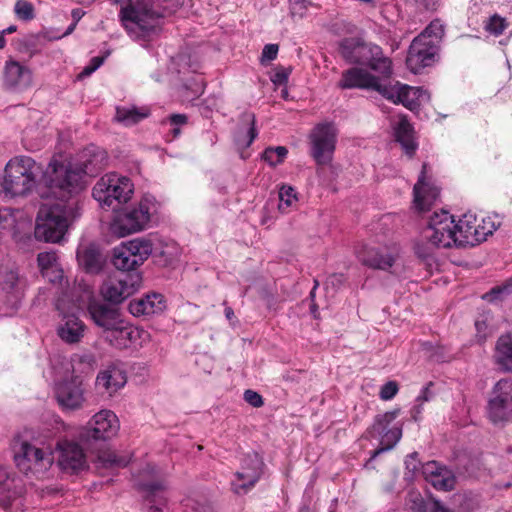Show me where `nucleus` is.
I'll list each match as a JSON object with an SVG mask.
<instances>
[{"instance_id":"obj_19","label":"nucleus","mask_w":512,"mask_h":512,"mask_svg":"<svg viewBox=\"0 0 512 512\" xmlns=\"http://www.w3.org/2000/svg\"><path fill=\"white\" fill-rule=\"evenodd\" d=\"M105 339L118 349L137 348L149 339V334L144 329L130 325L122 319L112 332L105 335Z\"/></svg>"},{"instance_id":"obj_63","label":"nucleus","mask_w":512,"mask_h":512,"mask_svg":"<svg viewBox=\"0 0 512 512\" xmlns=\"http://www.w3.org/2000/svg\"><path fill=\"white\" fill-rule=\"evenodd\" d=\"M83 16V12L80 9H74L72 11V17L74 19V23H77L81 17Z\"/></svg>"},{"instance_id":"obj_43","label":"nucleus","mask_w":512,"mask_h":512,"mask_svg":"<svg viewBox=\"0 0 512 512\" xmlns=\"http://www.w3.org/2000/svg\"><path fill=\"white\" fill-rule=\"evenodd\" d=\"M399 410L385 412L384 414L377 415L374 423L369 431L372 437L381 435L388 426L397 418Z\"/></svg>"},{"instance_id":"obj_26","label":"nucleus","mask_w":512,"mask_h":512,"mask_svg":"<svg viewBox=\"0 0 512 512\" xmlns=\"http://www.w3.org/2000/svg\"><path fill=\"white\" fill-rule=\"evenodd\" d=\"M421 469L426 481L431 483L434 488L443 491H449L454 488L455 476L452 471L440 465L438 462L429 461L425 463Z\"/></svg>"},{"instance_id":"obj_52","label":"nucleus","mask_w":512,"mask_h":512,"mask_svg":"<svg viewBox=\"0 0 512 512\" xmlns=\"http://www.w3.org/2000/svg\"><path fill=\"white\" fill-rule=\"evenodd\" d=\"M475 327L477 331L476 336L480 341H484L491 334L488 327V318L486 316L477 319L475 321Z\"/></svg>"},{"instance_id":"obj_4","label":"nucleus","mask_w":512,"mask_h":512,"mask_svg":"<svg viewBox=\"0 0 512 512\" xmlns=\"http://www.w3.org/2000/svg\"><path fill=\"white\" fill-rule=\"evenodd\" d=\"M443 36L444 25L440 20H434L412 41L406 58L412 73L417 74L436 62Z\"/></svg>"},{"instance_id":"obj_23","label":"nucleus","mask_w":512,"mask_h":512,"mask_svg":"<svg viewBox=\"0 0 512 512\" xmlns=\"http://www.w3.org/2000/svg\"><path fill=\"white\" fill-rule=\"evenodd\" d=\"M414 206L419 211L430 208L439 196V188L427 176V164H423L417 183L414 185Z\"/></svg>"},{"instance_id":"obj_41","label":"nucleus","mask_w":512,"mask_h":512,"mask_svg":"<svg viewBox=\"0 0 512 512\" xmlns=\"http://www.w3.org/2000/svg\"><path fill=\"white\" fill-rule=\"evenodd\" d=\"M380 436V447L374 451L372 457H376L380 453L392 449L402 437V428L393 427L386 429Z\"/></svg>"},{"instance_id":"obj_15","label":"nucleus","mask_w":512,"mask_h":512,"mask_svg":"<svg viewBox=\"0 0 512 512\" xmlns=\"http://www.w3.org/2000/svg\"><path fill=\"white\" fill-rule=\"evenodd\" d=\"M380 94L395 104H402L411 111L417 109L423 102H427L430 99L426 90L402 84L398 81L393 84L383 83L382 88H380Z\"/></svg>"},{"instance_id":"obj_33","label":"nucleus","mask_w":512,"mask_h":512,"mask_svg":"<svg viewBox=\"0 0 512 512\" xmlns=\"http://www.w3.org/2000/svg\"><path fill=\"white\" fill-rule=\"evenodd\" d=\"M5 81L11 87L28 85L31 82V72L19 62L9 61L5 66Z\"/></svg>"},{"instance_id":"obj_45","label":"nucleus","mask_w":512,"mask_h":512,"mask_svg":"<svg viewBox=\"0 0 512 512\" xmlns=\"http://www.w3.org/2000/svg\"><path fill=\"white\" fill-rule=\"evenodd\" d=\"M99 461L105 467H125L129 463L126 457L118 456L115 452L104 451L99 455Z\"/></svg>"},{"instance_id":"obj_55","label":"nucleus","mask_w":512,"mask_h":512,"mask_svg":"<svg viewBox=\"0 0 512 512\" xmlns=\"http://www.w3.org/2000/svg\"><path fill=\"white\" fill-rule=\"evenodd\" d=\"M14 223L13 210L10 208H0V227L5 228Z\"/></svg>"},{"instance_id":"obj_11","label":"nucleus","mask_w":512,"mask_h":512,"mask_svg":"<svg viewBox=\"0 0 512 512\" xmlns=\"http://www.w3.org/2000/svg\"><path fill=\"white\" fill-rule=\"evenodd\" d=\"M424 238L437 248L458 247L453 216L444 210L435 212L424 230Z\"/></svg>"},{"instance_id":"obj_27","label":"nucleus","mask_w":512,"mask_h":512,"mask_svg":"<svg viewBox=\"0 0 512 512\" xmlns=\"http://www.w3.org/2000/svg\"><path fill=\"white\" fill-rule=\"evenodd\" d=\"M250 471H238L235 473V479L232 481V487L235 493H246L260 479L262 474V461L257 454H253L250 459Z\"/></svg>"},{"instance_id":"obj_50","label":"nucleus","mask_w":512,"mask_h":512,"mask_svg":"<svg viewBox=\"0 0 512 512\" xmlns=\"http://www.w3.org/2000/svg\"><path fill=\"white\" fill-rule=\"evenodd\" d=\"M398 390L399 387L397 382L388 381L381 387L379 396L382 400H391L398 393Z\"/></svg>"},{"instance_id":"obj_25","label":"nucleus","mask_w":512,"mask_h":512,"mask_svg":"<svg viewBox=\"0 0 512 512\" xmlns=\"http://www.w3.org/2000/svg\"><path fill=\"white\" fill-rule=\"evenodd\" d=\"M383 83L377 78L361 68H351L342 73V78L338 83L341 89H373L380 93Z\"/></svg>"},{"instance_id":"obj_48","label":"nucleus","mask_w":512,"mask_h":512,"mask_svg":"<svg viewBox=\"0 0 512 512\" xmlns=\"http://www.w3.org/2000/svg\"><path fill=\"white\" fill-rule=\"evenodd\" d=\"M14 11L17 17L22 20H31L34 17L33 5L27 0H18L15 4Z\"/></svg>"},{"instance_id":"obj_47","label":"nucleus","mask_w":512,"mask_h":512,"mask_svg":"<svg viewBox=\"0 0 512 512\" xmlns=\"http://www.w3.org/2000/svg\"><path fill=\"white\" fill-rule=\"evenodd\" d=\"M506 27L507 22L505 18L500 17L497 14L491 16L485 25V29L495 36L501 35Z\"/></svg>"},{"instance_id":"obj_1","label":"nucleus","mask_w":512,"mask_h":512,"mask_svg":"<svg viewBox=\"0 0 512 512\" xmlns=\"http://www.w3.org/2000/svg\"><path fill=\"white\" fill-rule=\"evenodd\" d=\"M98 156L80 163L62 162L52 159L45 172L46 182L53 193L61 198L70 196L67 201L40 208L35 226V237L45 242L57 243L64 237L69 223L81 211L80 201L73 195L85 188L83 177L94 175L100 169Z\"/></svg>"},{"instance_id":"obj_44","label":"nucleus","mask_w":512,"mask_h":512,"mask_svg":"<svg viewBox=\"0 0 512 512\" xmlns=\"http://www.w3.org/2000/svg\"><path fill=\"white\" fill-rule=\"evenodd\" d=\"M287 149L284 146L267 148L263 153V159L271 166L282 163L287 156Z\"/></svg>"},{"instance_id":"obj_17","label":"nucleus","mask_w":512,"mask_h":512,"mask_svg":"<svg viewBox=\"0 0 512 512\" xmlns=\"http://www.w3.org/2000/svg\"><path fill=\"white\" fill-rule=\"evenodd\" d=\"M140 286V277L136 274L109 277L101 286V295L109 302L120 303L134 294Z\"/></svg>"},{"instance_id":"obj_35","label":"nucleus","mask_w":512,"mask_h":512,"mask_svg":"<svg viewBox=\"0 0 512 512\" xmlns=\"http://www.w3.org/2000/svg\"><path fill=\"white\" fill-rule=\"evenodd\" d=\"M495 359L505 371H512V338L510 335H503L498 339Z\"/></svg>"},{"instance_id":"obj_61","label":"nucleus","mask_w":512,"mask_h":512,"mask_svg":"<svg viewBox=\"0 0 512 512\" xmlns=\"http://www.w3.org/2000/svg\"><path fill=\"white\" fill-rule=\"evenodd\" d=\"M102 63H103V58H101V57H94L90 61V65L95 67V71L102 65Z\"/></svg>"},{"instance_id":"obj_32","label":"nucleus","mask_w":512,"mask_h":512,"mask_svg":"<svg viewBox=\"0 0 512 512\" xmlns=\"http://www.w3.org/2000/svg\"><path fill=\"white\" fill-rule=\"evenodd\" d=\"M19 494L15 479L10 477L6 468H0V506L8 509Z\"/></svg>"},{"instance_id":"obj_31","label":"nucleus","mask_w":512,"mask_h":512,"mask_svg":"<svg viewBox=\"0 0 512 512\" xmlns=\"http://www.w3.org/2000/svg\"><path fill=\"white\" fill-rule=\"evenodd\" d=\"M395 137L406 154L412 156L417 148V144L414 141L413 127L408 122L406 116H400L399 121L394 127Z\"/></svg>"},{"instance_id":"obj_21","label":"nucleus","mask_w":512,"mask_h":512,"mask_svg":"<svg viewBox=\"0 0 512 512\" xmlns=\"http://www.w3.org/2000/svg\"><path fill=\"white\" fill-rule=\"evenodd\" d=\"M158 475V470L155 466L147 465L140 473L141 479L138 482L139 488L146 493V498L151 503L150 508L159 511L158 505H164L165 498L163 493L165 485L163 481L155 479Z\"/></svg>"},{"instance_id":"obj_29","label":"nucleus","mask_w":512,"mask_h":512,"mask_svg":"<svg viewBox=\"0 0 512 512\" xmlns=\"http://www.w3.org/2000/svg\"><path fill=\"white\" fill-rule=\"evenodd\" d=\"M164 300L161 294L153 293L129 303V311L135 316L152 315L164 309Z\"/></svg>"},{"instance_id":"obj_12","label":"nucleus","mask_w":512,"mask_h":512,"mask_svg":"<svg viewBox=\"0 0 512 512\" xmlns=\"http://www.w3.org/2000/svg\"><path fill=\"white\" fill-rule=\"evenodd\" d=\"M487 414L493 423L512 421V379L503 378L494 384L488 398Z\"/></svg>"},{"instance_id":"obj_37","label":"nucleus","mask_w":512,"mask_h":512,"mask_svg":"<svg viewBox=\"0 0 512 512\" xmlns=\"http://www.w3.org/2000/svg\"><path fill=\"white\" fill-rule=\"evenodd\" d=\"M130 251L124 243L117 246L113 250V265L123 271H130L136 269L139 265L137 259H135L129 253Z\"/></svg>"},{"instance_id":"obj_9","label":"nucleus","mask_w":512,"mask_h":512,"mask_svg":"<svg viewBox=\"0 0 512 512\" xmlns=\"http://www.w3.org/2000/svg\"><path fill=\"white\" fill-rule=\"evenodd\" d=\"M84 300H77L69 305L66 296L57 300L56 308L63 314V319L57 327V335L67 344H76L84 337L86 326L75 316V313L84 309Z\"/></svg>"},{"instance_id":"obj_2","label":"nucleus","mask_w":512,"mask_h":512,"mask_svg":"<svg viewBox=\"0 0 512 512\" xmlns=\"http://www.w3.org/2000/svg\"><path fill=\"white\" fill-rule=\"evenodd\" d=\"M119 6L121 26L134 40H149L159 31V19L174 12L182 0H112Z\"/></svg>"},{"instance_id":"obj_5","label":"nucleus","mask_w":512,"mask_h":512,"mask_svg":"<svg viewBox=\"0 0 512 512\" xmlns=\"http://www.w3.org/2000/svg\"><path fill=\"white\" fill-rule=\"evenodd\" d=\"M340 52L347 61L368 65L384 78H389L392 74L391 60L383 56L381 48L377 45L356 39H345L341 42Z\"/></svg>"},{"instance_id":"obj_14","label":"nucleus","mask_w":512,"mask_h":512,"mask_svg":"<svg viewBox=\"0 0 512 512\" xmlns=\"http://www.w3.org/2000/svg\"><path fill=\"white\" fill-rule=\"evenodd\" d=\"M310 154L318 165H328L333 159L337 130L331 123L316 125L309 135Z\"/></svg>"},{"instance_id":"obj_20","label":"nucleus","mask_w":512,"mask_h":512,"mask_svg":"<svg viewBox=\"0 0 512 512\" xmlns=\"http://www.w3.org/2000/svg\"><path fill=\"white\" fill-rule=\"evenodd\" d=\"M90 298L91 293L85 292L80 300L85 301L90 300ZM87 310L93 322L104 330L105 335H107L108 332H112L122 320L118 310L100 302L89 301Z\"/></svg>"},{"instance_id":"obj_28","label":"nucleus","mask_w":512,"mask_h":512,"mask_svg":"<svg viewBox=\"0 0 512 512\" xmlns=\"http://www.w3.org/2000/svg\"><path fill=\"white\" fill-rule=\"evenodd\" d=\"M41 274L53 284H61L64 279L63 269L55 252H41L37 256Z\"/></svg>"},{"instance_id":"obj_57","label":"nucleus","mask_w":512,"mask_h":512,"mask_svg":"<svg viewBox=\"0 0 512 512\" xmlns=\"http://www.w3.org/2000/svg\"><path fill=\"white\" fill-rule=\"evenodd\" d=\"M430 386H431V383H429L427 386H425L422 389L420 395L416 399L417 403L423 404L424 402H427V401H429L431 399V393H430V390H429Z\"/></svg>"},{"instance_id":"obj_39","label":"nucleus","mask_w":512,"mask_h":512,"mask_svg":"<svg viewBox=\"0 0 512 512\" xmlns=\"http://www.w3.org/2000/svg\"><path fill=\"white\" fill-rule=\"evenodd\" d=\"M149 115L147 108H117L116 120L124 123L125 125L135 124Z\"/></svg>"},{"instance_id":"obj_40","label":"nucleus","mask_w":512,"mask_h":512,"mask_svg":"<svg viewBox=\"0 0 512 512\" xmlns=\"http://www.w3.org/2000/svg\"><path fill=\"white\" fill-rule=\"evenodd\" d=\"M0 286L4 291L18 298L22 291V285L18 274L13 270L0 272Z\"/></svg>"},{"instance_id":"obj_3","label":"nucleus","mask_w":512,"mask_h":512,"mask_svg":"<svg viewBox=\"0 0 512 512\" xmlns=\"http://www.w3.org/2000/svg\"><path fill=\"white\" fill-rule=\"evenodd\" d=\"M42 169L32 158L14 157L8 161L1 182V193L5 196L24 197L33 192Z\"/></svg>"},{"instance_id":"obj_22","label":"nucleus","mask_w":512,"mask_h":512,"mask_svg":"<svg viewBox=\"0 0 512 512\" xmlns=\"http://www.w3.org/2000/svg\"><path fill=\"white\" fill-rule=\"evenodd\" d=\"M127 382L125 371L117 365H109L100 370L95 379V389L108 396H113L122 389Z\"/></svg>"},{"instance_id":"obj_10","label":"nucleus","mask_w":512,"mask_h":512,"mask_svg":"<svg viewBox=\"0 0 512 512\" xmlns=\"http://www.w3.org/2000/svg\"><path fill=\"white\" fill-rule=\"evenodd\" d=\"M14 459L20 471L37 478L43 477L53 464V456L49 449H43L28 442L20 444Z\"/></svg>"},{"instance_id":"obj_59","label":"nucleus","mask_w":512,"mask_h":512,"mask_svg":"<svg viewBox=\"0 0 512 512\" xmlns=\"http://www.w3.org/2000/svg\"><path fill=\"white\" fill-rule=\"evenodd\" d=\"M428 512H450L449 509L444 507L439 501H434L427 509Z\"/></svg>"},{"instance_id":"obj_7","label":"nucleus","mask_w":512,"mask_h":512,"mask_svg":"<svg viewBox=\"0 0 512 512\" xmlns=\"http://www.w3.org/2000/svg\"><path fill=\"white\" fill-rule=\"evenodd\" d=\"M499 222L492 217H478L473 213H465L455 222L458 247L475 246L485 241L498 228Z\"/></svg>"},{"instance_id":"obj_58","label":"nucleus","mask_w":512,"mask_h":512,"mask_svg":"<svg viewBox=\"0 0 512 512\" xmlns=\"http://www.w3.org/2000/svg\"><path fill=\"white\" fill-rule=\"evenodd\" d=\"M170 121L172 125L180 126L187 122V117L183 114H174L170 117Z\"/></svg>"},{"instance_id":"obj_51","label":"nucleus","mask_w":512,"mask_h":512,"mask_svg":"<svg viewBox=\"0 0 512 512\" xmlns=\"http://www.w3.org/2000/svg\"><path fill=\"white\" fill-rule=\"evenodd\" d=\"M291 73L290 68L277 67L274 74L271 76V81L275 85H285L288 82L289 75Z\"/></svg>"},{"instance_id":"obj_18","label":"nucleus","mask_w":512,"mask_h":512,"mask_svg":"<svg viewBox=\"0 0 512 512\" xmlns=\"http://www.w3.org/2000/svg\"><path fill=\"white\" fill-rule=\"evenodd\" d=\"M120 423L117 415L111 410H100L86 425L87 439L108 440L117 435Z\"/></svg>"},{"instance_id":"obj_49","label":"nucleus","mask_w":512,"mask_h":512,"mask_svg":"<svg viewBox=\"0 0 512 512\" xmlns=\"http://www.w3.org/2000/svg\"><path fill=\"white\" fill-rule=\"evenodd\" d=\"M290 14L292 17L303 18L312 2L310 0H290Z\"/></svg>"},{"instance_id":"obj_13","label":"nucleus","mask_w":512,"mask_h":512,"mask_svg":"<svg viewBox=\"0 0 512 512\" xmlns=\"http://www.w3.org/2000/svg\"><path fill=\"white\" fill-rule=\"evenodd\" d=\"M55 398L64 411H77L85 407L87 388L79 375H71L55 385Z\"/></svg>"},{"instance_id":"obj_64","label":"nucleus","mask_w":512,"mask_h":512,"mask_svg":"<svg viewBox=\"0 0 512 512\" xmlns=\"http://www.w3.org/2000/svg\"><path fill=\"white\" fill-rule=\"evenodd\" d=\"M94 71H95V67H93L92 65H90V64H89L88 66H86V67L83 69V71L81 72V74H80V75H81V76H82V75L88 76V75L92 74Z\"/></svg>"},{"instance_id":"obj_34","label":"nucleus","mask_w":512,"mask_h":512,"mask_svg":"<svg viewBox=\"0 0 512 512\" xmlns=\"http://www.w3.org/2000/svg\"><path fill=\"white\" fill-rule=\"evenodd\" d=\"M242 119L245 126L237 130L234 139L239 148H248L258 135L255 128V116L252 113H245Z\"/></svg>"},{"instance_id":"obj_42","label":"nucleus","mask_w":512,"mask_h":512,"mask_svg":"<svg viewBox=\"0 0 512 512\" xmlns=\"http://www.w3.org/2000/svg\"><path fill=\"white\" fill-rule=\"evenodd\" d=\"M298 197L295 189L290 185H282L279 189V210L287 213L291 208L295 207Z\"/></svg>"},{"instance_id":"obj_60","label":"nucleus","mask_w":512,"mask_h":512,"mask_svg":"<svg viewBox=\"0 0 512 512\" xmlns=\"http://www.w3.org/2000/svg\"><path fill=\"white\" fill-rule=\"evenodd\" d=\"M253 457V454L252 455H248L244 461H243V465H242V468H241V471H250L251 469V462H250V459Z\"/></svg>"},{"instance_id":"obj_24","label":"nucleus","mask_w":512,"mask_h":512,"mask_svg":"<svg viewBox=\"0 0 512 512\" xmlns=\"http://www.w3.org/2000/svg\"><path fill=\"white\" fill-rule=\"evenodd\" d=\"M58 464L65 471L77 472L86 467V456L82 447L72 441H61L57 445Z\"/></svg>"},{"instance_id":"obj_56","label":"nucleus","mask_w":512,"mask_h":512,"mask_svg":"<svg viewBox=\"0 0 512 512\" xmlns=\"http://www.w3.org/2000/svg\"><path fill=\"white\" fill-rule=\"evenodd\" d=\"M418 454L416 452L408 455L405 459L406 469L412 473H415L420 469V462L417 458Z\"/></svg>"},{"instance_id":"obj_6","label":"nucleus","mask_w":512,"mask_h":512,"mask_svg":"<svg viewBox=\"0 0 512 512\" xmlns=\"http://www.w3.org/2000/svg\"><path fill=\"white\" fill-rule=\"evenodd\" d=\"M133 192L134 185L128 177L109 173L96 182L92 195L100 206L115 208L129 201Z\"/></svg>"},{"instance_id":"obj_54","label":"nucleus","mask_w":512,"mask_h":512,"mask_svg":"<svg viewBox=\"0 0 512 512\" xmlns=\"http://www.w3.org/2000/svg\"><path fill=\"white\" fill-rule=\"evenodd\" d=\"M244 400L255 408H259L264 404L262 396L253 390H246L244 392Z\"/></svg>"},{"instance_id":"obj_36","label":"nucleus","mask_w":512,"mask_h":512,"mask_svg":"<svg viewBox=\"0 0 512 512\" xmlns=\"http://www.w3.org/2000/svg\"><path fill=\"white\" fill-rule=\"evenodd\" d=\"M130 255H132L139 265H142L149 256L153 253L154 243L151 240L145 238H136L124 243Z\"/></svg>"},{"instance_id":"obj_53","label":"nucleus","mask_w":512,"mask_h":512,"mask_svg":"<svg viewBox=\"0 0 512 512\" xmlns=\"http://www.w3.org/2000/svg\"><path fill=\"white\" fill-rule=\"evenodd\" d=\"M279 46L277 44H267L264 46L261 54V63L272 61L278 55Z\"/></svg>"},{"instance_id":"obj_16","label":"nucleus","mask_w":512,"mask_h":512,"mask_svg":"<svg viewBox=\"0 0 512 512\" xmlns=\"http://www.w3.org/2000/svg\"><path fill=\"white\" fill-rule=\"evenodd\" d=\"M356 253L362 264L373 269L388 270L395 264L399 249L395 245L380 246L367 243L363 244Z\"/></svg>"},{"instance_id":"obj_30","label":"nucleus","mask_w":512,"mask_h":512,"mask_svg":"<svg viewBox=\"0 0 512 512\" xmlns=\"http://www.w3.org/2000/svg\"><path fill=\"white\" fill-rule=\"evenodd\" d=\"M153 253L159 258L162 265H171L177 261L181 255L180 246L171 239H158L154 243Z\"/></svg>"},{"instance_id":"obj_8","label":"nucleus","mask_w":512,"mask_h":512,"mask_svg":"<svg viewBox=\"0 0 512 512\" xmlns=\"http://www.w3.org/2000/svg\"><path fill=\"white\" fill-rule=\"evenodd\" d=\"M153 202L144 197L140 202L118 214L111 223V231L118 237L140 232L144 230L151 218Z\"/></svg>"},{"instance_id":"obj_38","label":"nucleus","mask_w":512,"mask_h":512,"mask_svg":"<svg viewBox=\"0 0 512 512\" xmlns=\"http://www.w3.org/2000/svg\"><path fill=\"white\" fill-rule=\"evenodd\" d=\"M79 263L89 273H96L102 268V259L100 254L93 248H87L78 252Z\"/></svg>"},{"instance_id":"obj_46","label":"nucleus","mask_w":512,"mask_h":512,"mask_svg":"<svg viewBox=\"0 0 512 512\" xmlns=\"http://www.w3.org/2000/svg\"><path fill=\"white\" fill-rule=\"evenodd\" d=\"M512 291V278L507 280L504 284L492 288L488 293L483 295V299L487 301L499 300L507 296Z\"/></svg>"},{"instance_id":"obj_62","label":"nucleus","mask_w":512,"mask_h":512,"mask_svg":"<svg viewBox=\"0 0 512 512\" xmlns=\"http://www.w3.org/2000/svg\"><path fill=\"white\" fill-rule=\"evenodd\" d=\"M422 405L421 403H417V405L413 408L412 416L415 420H418V415L421 414L422 411Z\"/></svg>"}]
</instances>
